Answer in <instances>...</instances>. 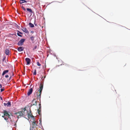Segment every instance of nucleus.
Returning <instances> with one entry per match:
<instances>
[{"label": "nucleus", "instance_id": "nucleus-1", "mask_svg": "<svg viewBox=\"0 0 130 130\" xmlns=\"http://www.w3.org/2000/svg\"><path fill=\"white\" fill-rule=\"evenodd\" d=\"M4 115L2 116L3 118H4V119L8 122V124H9L8 123L10 122H12L11 119L10 117V115L6 110L4 111Z\"/></svg>", "mask_w": 130, "mask_h": 130}, {"label": "nucleus", "instance_id": "nucleus-11", "mask_svg": "<svg viewBox=\"0 0 130 130\" xmlns=\"http://www.w3.org/2000/svg\"><path fill=\"white\" fill-rule=\"evenodd\" d=\"M24 48L23 47H20L18 48V50L19 52H21L23 51Z\"/></svg>", "mask_w": 130, "mask_h": 130}, {"label": "nucleus", "instance_id": "nucleus-24", "mask_svg": "<svg viewBox=\"0 0 130 130\" xmlns=\"http://www.w3.org/2000/svg\"><path fill=\"white\" fill-rule=\"evenodd\" d=\"M22 9L24 11H25L26 10V9L23 6H22L21 7Z\"/></svg>", "mask_w": 130, "mask_h": 130}, {"label": "nucleus", "instance_id": "nucleus-23", "mask_svg": "<svg viewBox=\"0 0 130 130\" xmlns=\"http://www.w3.org/2000/svg\"><path fill=\"white\" fill-rule=\"evenodd\" d=\"M4 87H3V88L1 89V92H3V91L4 90Z\"/></svg>", "mask_w": 130, "mask_h": 130}, {"label": "nucleus", "instance_id": "nucleus-28", "mask_svg": "<svg viewBox=\"0 0 130 130\" xmlns=\"http://www.w3.org/2000/svg\"><path fill=\"white\" fill-rule=\"evenodd\" d=\"M2 87V85L1 84H0V88H1Z\"/></svg>", "mask_w": 130, "mask_h": 130}, {"label": "nucleus", "instance_id": "nucleus-29", "mask_svg": "<svg viewBox=\"0 0 130 130\" xmlns=\"http://www.w3.org/2000/svg\"><path fill=\"white\" fill-rule=\"evenodd\" d=\"M18 31V32H19V33L20 34H22V32H20L19 31Z\"/></svg>", "mask_w": 130, "mask_h": 130}, {"label": "nucleus", "instance_id": "nucleus-14", "mask_svg": "<svg viewBox=\"0 0 130 130\" xmlns=\"http://www.w3.org/2000/svg\"><path fill=\"white\" fill-rule=\"evenodd\" d=\"M5 53L7 55H8L10 52L9 51L8 49H6L5 50Z\"/></svg>", "mask_w": 130, "mask_h": 130}, {"label": "nucleus", "instance_id": "nucleus-34", "mask_svg": "<svg viewBox=\"0 0 130 130\" xmlns=\"http://www.w3.org/2000/svg\"><path fill=\"white\" fill-rule=\"evenodd\" d=\"M24 109V111L26 109L25 108Z\"/></svg>", "mask_w": 130, "mask_h": 130}, {"label": "nucleus", "instance_id": "nucleus-35", "mask_svg": "<svg viewBox=\"0 0 130 130\" xmlns=\"http://www.w3.org/2000/svg\"><path fill=\"white\" fill-rule=\"evenodd\" d=\"M12 75H13V73H12Z\"/></svg>", "mask_w": 130, "mask_h": 130}, {"label": "nucleus", "instance_id": "nucleus-12", "mask_svg": "<svg viewBox=\"0 0 130 130\" xmlns=\"http://www.w3.org/2000/svg\"><path fill=\"white\" fill-rule=\"evenodd\" d=\"M9 72L8 70H4L2 74V75L3 76L5 74H6V73H8Z\"/></svg>", "mask_w": 130, "mask_h": 130}, {"label": "nucleus", "instance_id": "nucleus-6", "mask_svg": "<svg viewBox=\"0 0 130 130\" xmlns=\"http://www.w3.org/2000/svg\"><path fill=\"white\" fill-rule=\"evenodd\" d=\"M37 101L36 100V99H34L32 102V105H37Z\"/></svg>", "mask_w": 130, "mask_h": 130}, {"label": "nucleus", "instance_id": "nucleus-4", "mask_svg": "<svg viewBox=\"0 0 130 130\" xmlns=\"http://www.w3.org/2000/svg\"><path fill=\"white\" fill-rule=\"evenodd\" d=\"M23 111H21L19 112H16L15 113V114L16 115L17 117L18 118H19L21 117L22 116H23L24 114Z\"/></svg>", "mask_w": 130, "mask_h": 130}, {"label": "nucleus", "instance_id": "nucleus-2", "mask_svg": "<svg viewBox=\"0 0 130 130\" xmlns=\"http://www.w3.org/2000/svg\"><path fill=\"white\" fill-rule=\"evenodd\" d=\"M43 88V85L41 83L39 86V89L38 90V92H39V93H37V99H39L40 101V98L41 97V95L42 91Z\"/></svg>", "mask_w": 130, "mask_h": 130}, {"label": "nucleus", "instance_id": "nucleus-25", "mask_svg": "<svg viewBox=\"0 0 130 130\" xmlns=\"http://www.w3.org/2000/svg\"><path fill=\"white\" fill-rule=\"evenodd\" d=\"M9 77V76L8 75H6L5 76V77L6 78H8Z\"/></svg>", "mask_w": 130, "mask_h": 130}, {"label": "nucleus", "instance_id": "nucleus-30", "mask_svg": "<svg viewBox=\"0 0 130 130\" xmlns=\"http://www.w3.org/2000/svg\"><path fill=\"white\" fill-rule=\"evenodd\" d=\"M40 122H41V120H40Z\"/></svg>", "mask_w": 130, "mask_h": 130}, {"label": "nucleus", "instance_id": "nucleus-20", "mask_svg": "<svg viewBox=\"0 0 130 130\" xmlns=\"http://www.w3.org/2000/svg\"><path fill=\"white\" fill-rule=\"evenodd\" d=\"M36 69H35L34 70V73H33V75H36Z\"/></svg>", "mask_w": 130, "mask_h": 130}, {"label": "nucleus", "instance_id": "nucleus-13", "mask_svg": "<svg viewBox=\"0 0 130 130\" xmlns=\"http://www.w3.org/2000/svg\"><path fill=\"white\" fill-rule=\"evenodd\" d=\"M27 1L25 0H20V4H22L25 3H26Z\"/></svg>", "mask_w": 130, "mask_h": 130}, {"label": "nucleus", "instance_id": "nucleus-8", "mask_svg": "<svg viewBox=\"0 0 130 130\" xmlns=\"http://www.w3.org/2000/svg\"><path fill=\"white\" fill-rule=\"evenodd\" d=\"M22 30H23V31L24 32L27 33H29V32L27 30V29L25 27H22Z\"/></svg>", "mask_w": 130, "mask_h": 130}, {"label": "nucleus", "instance_id": "nucleus-22", "mask_svg": "<svg viewBox=\"0 0 130 130\" xmlns=\"http://www.w3.org/2000/svg\"><path fill=\"white\" fill-rule=\"evenodd\" d=\"M37 65L38 66H40L41 65V64L39 63L38 61L37 62Z\"/></svg>", "mask_w": 130, "mask_h": 130}, {"label": "nucleus", "instance_id": "nucleus-21", "mask_svg": "<svg viewBox=\"0 0 130 130\" xmlns=\"http://www.w3.org/2000/svg\"><path fill=\"white\" fill-rule=\"evenodd\" d=\"M39 108L38 109L41 110V106L40 103L39 104Z\"/></svg>", "mask_w": 130, "mask_h": 130}, {"label": "nucleus", "instance_id": "nucleus-31", "mask_svg": "<svg viewBox=\"0 0 130 130\" xmlns=\"http://www.w3.org/2000/svg\"><path fill=\"white\" fill-rule=\"evenodd\" d=\"M31 32L32 33H34V32L33 31H31Z\"/></svg>", "mask_w": 130, "mask_h": 130}, {"label": "nucleus", "instance_id": "nucleus-10", "mask_svg": "<svg viewBox=\"0 0 130 130\" xmlns=\"http://www.w3.org/2000/svg\"><path fill=\"white\" fill-rule=\"evenodd\" d=\"M4 104L5 106H7L10 107L11 106V102H8L7 103H4Z\"/></svg>", "mask_w": 130, "mask_h": 130}, {"label": "nucleus", "instance_id": "nucleus-32", "mask_svg": "<svg viewBox=\"0 0 130 130\" xmlns=\"http://www.w3.org/2000/svg\"><path fill=\"white\" fill-rule=\"evenodd\" d=\"M11 76H10V78H9L10 79H11Z\"/></svg>", "mask_w": 130, "mask_h": 130}, {"label": "nucleus", "instance_id": "nucleus-19", "mask_svg": "<svg viewBox=\"0 0 130 130\" xmlns=\"http://www.w3.org/2000/svg\"><path fill=\"white\" fill-rule=\"evenodd\" d=\"M28 117H34V116H33L32 115V114L29 113L28 114Z\"/></svg>", "mask_w": 130, "mask_h": 130}, {"label": "nucleus", "instance_id": "nucleus-26", "mask_svg": "<svg viewBox=\"0 0 130 130\" xmlns=\"http://www.w3.org/2000/svg\"><path fill=\"white\" fill-rule=\"evenodd\" d=\"M17 35L19 36L22 37V36L20 35L18 33H17Z\"/></svg>", "mask_w": 130, "mask_h": 130}, {"label": "nucleus", "instance_id": "nucleus-18", "mask_svg": "<svg viewBox=\"0 0 130 130\" xmlns=\"http://www.w3.org/2000/svg\"><path fill=\"white\" fill-rule=\"evenodd\" d=\"M29 25L30 27H34V24L30 23H29Z\"/></svg>", "mask_w": 130, "mask_h": 130}, {"label": "nucleus", "instance_id": "nucleus-5", "mask_svg": "<svg viewBox=\"0 0 130 130\" xmlns=\"http://www.w3.org/2000/svg\"><path fill=\"white\" fill-rule=\"evenodd\" d=\"M25 39H21L18 42V44L19 45H23V42L25 41Z\"/></svg>", "mask_w": 130, "mask_h": 130}, {"label": "nucleus", "instance_id": "nucleus-7", "mask_svg": "<svg viewBox=\"0 0 130 130\" xmlns=\"http://www.w3.org/2000/svg\"><path fill=\"white\" fill-rule=\"evenodd\" d=\"M25 60L27 62V64L28 65L30 64L31 60L29 58H26L25 59Z\"/></svg>", "mask_w": 130, "mask_h": 130}, {"label": "nucleus", "instance_id": "nucleus-15", "mask_svg": "<svg viewBox=\"0 0 130 130\" xmlns=\"http://www.w3.org/2000/svg\"><path fill=\"white\" fill-rule=\"evenodd\" d=\"M26 9L27 11L28 12H29L30 13H32V11L31 9L30 8H27Z\"/></svg>", "mask_w": 130, "mask_h": 130}, {"label": "nucleus", "instance_id": "nucleus-16", "mask_svg": "<svg viewBox=\"0 0 130 130\" xmlns=\"http://www.w3.org/2000/svg\"><path fill=\"white\" fill-rule=\"evenodd\" d=\"M30 40L32 41V43H34V37L33 36H31L30 37Z\"/></svg>", "mask_w": 130, "mask_h": 130}, {"label": "nucleus", "instance_id": "nucleus-17", "mask_svg": "<svg viewBox=\"0 0 130 130\" xmlns=\"http://www.w3.org/2000/svg\"><path fill=\"white\" fill-rule=\"evenodd\" d=\"M38 114L40 115H41V110L38 109L37 110Z\"/></svg>", "mask_w": 130, "mask_h": 130}, {"label": "nucleus", "instance_id": "nucleus-27", "mask_svg": "<svg viewBox=\"0 0 130 130\" xmlns=\"http://www.w3.org/2000/svg\"><path fill=\"white\" fill-rule=\"evenodd\" d=\"M37 47V46H35L34 48V49H36Z\"/></svg>", "mask_w": 130, "mask_h": 130}, {"label": "nucleus", "instance_id": "nucleus-9", "mask_svg": "<svg viewBox=\"0 0 130 130\" xmlns=\"http://www.w3.org/2000/svg\"><path fill=\"white\" fill-rule=\"evenodd\" d=\"M33 90L32 88H30L28 91L27 93V95L29 96L30 95L32 92Z\"/></svg>", "mask_w": 130, "mask_h": 130}, {"label": "nucleus", "instance_id": "nucleus-3", "mask_svg": "<svg viewBox=\"0 0 130 130\" xmlns=\"http://www.w3.org/2000/svg\"><path fill=\"white\" fill-rule=\"evenodd\" d=\"M37 121H36L34 119L32 122V130H36V129L37 128H36L37 126Z\"/></svg>", "mask_w": 130, "mask_h": 130}, {"label": "nucleus", "instance_id": "nucleus-33", "mask_svg": "<svg viewBox=\"0 0 130 130\" xmlns=\"http://www.w3.org/2000/svg\"><path fill=\"white\" fill-rule=\"evenodd\" d=\"M1 100H2V99L1 97Z\"/></svg>", "mask_w": 130, "mask_h": 130}]
</instances>
